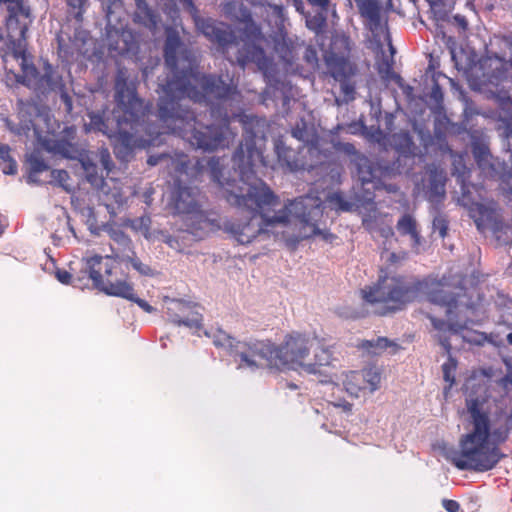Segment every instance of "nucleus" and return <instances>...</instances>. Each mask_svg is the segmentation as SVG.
<instances>
[{"label": "nucleus", "instance_id": "nucleus-1", "mask_svg": "<svg viewBox=\"0 0 512 512\" xmlns=\"http://www.w3.org/2000/svg\"><path fill=\"white\" fill-rule=\"evenodd\" d=\"M255 145L254 140L246 139L233 157L239 168L238 182L224 177L221 159L211 158L208 161L211 177L227 202L254 212L249 218L226 221L224 231L243 245L269 233L287 245H295L313 236H321L326 241L333 239L334 236L319 225L323 217L320 198L307 195L289 200L281 209H275L280 205L279 197L251 170L255 158L260 157Z\"/></svg>", "mask_w": 512, "mask_h": 512}, {"label": "nucleus", "instance_id": "nucleus-63", "mask_svg": "<svg viewBox=\"0 0 512 512\" xmlns=\"http://www.w3.org/2000/svg\"><path fill=\"white\" fill-rule=\"evenodd\" d=\"M506 434H507V429L503 433H500L498 439L500 441H503L506 438Z\"/></svg>", "mask_w": 512, "mask_h": 512}, {"label": "nucleus", "instance_id": "nucleus-29", "mask_svg": "<svg viewBox=\"0 0 512 512\" xmlns=\"http://www.w3.org/2000/svg\"><path fill=\"white\" fill-rule=\"evenodd\" d=\"M104 230L109 237L117 243L123 250H129L131 247V239L118 227L106 226Z\"/></svg>", "mask_w": 512, "mask_h": 512}, {"label": "nucleus", "instance_id": "nucleus-7", "mask_svg": "<svg viewBox=\"0 0 512 512\" xmlns=\"http://www.w3.org/2000/svg\"><path fill=\"white\" fill-rule=\"evenodd\" d=\"M22 74H15L17 82L33 89L35 92L45 95L50 92H56L61 95L62 100L71 109V99L67 94L62 76L45 62L42 71L39 72L31 63L29 56L18 61Z\"/></svg>", "mask_w": 512, "mask_h": 512}, {"label": "nucleus", "instance_id": "nucleus-15", "mask_svg": "<svg viewBox=\"0 0 512 512\" xmlns=\"http://www.w3.org/2000/svg\"><path fill=\"white\" fill-rule=\"evenodd\" d=\"M198 191L194 188L181 186L176 188L171 204L176 213L183 215V219L191 215L200 206L198 202Z\"/></svg>", "mask_w": 512, "mask_h": 512}, {"label": "nucleus", "instance_id": "nucleus-36", "mask_svg": "<svg viewBox=\"0 0 512 512\" xmlns=\"http://www.w3.org/2000/svg\"><path fill=\"white\" fill-rule=\"evenodd\" d=\"M456 367L457 363L453 358H449L448 361L442 365L443 376L445 381L449 383V388L455 382L454 372Z\"/></svg>", "mask_w": 512, "mask_h": 512}, {"label": "nucleus", "instance_id": "nucleus-32", "mask_svg": "<svg viewBox=\"0 0 512 512\" xmlns=\"http://www.w3.org/2000/svg\"><path fill=\"white\" fill-rule=\"evenodd\" d=\"M328 202L331 208L336 211H351L354 206L353 203L346 201L339 193H332L329 195Z\"/></svg>", "mask_w": 512, "mask_h": 512}, {"label": "nucleus", "instance_id": "nucleus-37", "mask_svg": "<svg viewBox=\"0 0 512 512\" xmlns=\"http://www.w3.org/2000/svg\"><path fill=\"white\" fill-rule=\"evenodd\" d=\"M172 321L177 325H185L189 328H200L201 317L198 314L193 315L191 318L181 319L177 316L172 318Z\"/></svg>", "mask_w": 512, "mask_h": 512}, {"label": "nucleus", "instance_id": "nucleus-14", "mask_svg": "<svg viewBox=\"0 0 512 512\" xmlns=\"http://www.w3.org/2000/svg\"><path fill=\"white\" fill-rule=\"evenodd\" d=\"M213 214L203 211L200 206L187 218H184L187 230L198 238H202L208 233L215 231L220 227Z\"/></svg>", "mask_w": 512, "mask_h": 512}, {"label": "nucleus", "instance_id": "nucleus-52", "mask_svg": "<svg viewBox=\"0 0 512 512\" xmlns=\"http://www.w3.org/2000/svg\"><path fill=\"white\" fill-rule=\"evenodd\" d=\"M111 196L114 202L118 205H122L125 202V195L120 191L112 192Z\"/></svg>", "mask_w": 512, "mask_h": 512}, {"label": "nucleus", "instance_id": "nucleus-45", "mask_svg": "<svg viewBox=\"0 0 512 512\" xmlns=\"http://www.w3.org/2000/svg\"><path fill=\"white\" fill-rule=\"evenodd\" d=\"M131 264L140 274L146 276L152 275V269L148 265L142 263L139 259H132Z\"/></svg>", "mask_w": 512, "mask_h": 512}, {"label": "nucleus", "instance_id": "nucleus-44", "mask_svg": "<svg viewBox=\"0 0 512 512\" xmlns=\"http://www.w3.org/2000/svg\"><path fill=\"white\" fill-rule=\"evenodd\" d=\"M382 258L391 264H397L406 258V253L402 252L397 255L394 252H389L387 249L382 253Z\"/></svg>", "mask_w": 512, "mask_h": 512}, {"label": "nucleus", "instance_id": "nucleus-59", "mask_svg": "<svg viewBox=\"0 0 512 512\" xmlns=\"http://www.w3.org/2000/svg\"><path fill=\"white\" fill-rule=\"evenodd\" d=\"M337 406H342L345 411H351L352 405L348 402H344L343 404H338Z\"/></svg>", "mask_w": 512, "mask_h": 512}, {"label": "nucleus", "instance_id": "nucleus-19", "mask_svg": "<svg viewBox=\"0 0 512 512\" xmlns=\"http://www.w3.org/2000/svg\"><path fill=\"white\" fill-rule=\"evenodd\" d=\"M497 205L494 201L474 203L470 207L471 217L479 230L496 220Z\"/></svg>", "mask_w": 512, "mask_h": 512}, {"label": "nucleus", "instance_id": "nucleus-23", "mask_svg": "<svg viewBox=\"0 0 512 512\" xmlns=\"http://www.w3.org/2000/svg\"><path fill=\"white\" fill-rule=\"evenodd\" d=\"M354 164L358 178L363 184L372 182L376 177L377 170L365 156L357 155L354 159Z\"/></svg>", "mask_w": 512, "mask_h": 512}, {"label": "nucleus", "instance_id": "nucleus-5", "mask_svg": "<svg viewBox=\"0 0 512 512\" xmlns=\"http://www.w3.org/2000/svg\"><path fill=\"white\" fill-rule=\"evenodd\" d=\"M115 99L117 109L114 111L116 128H110L102 116L98 114L90 115V122L86 125L88 130L100 131L115 140V149L121 147L128 154L133 148L144 146L138 143L132 134L122 128L123 122H135L143 114V103L136 96L133 84H128L122 72L117 76L115 82Z\"/></svg>", "mask_w": 512, "mask_h": 512}, {"label": "nucleus", "instance_id": "nucleus-60", "mask_svg": "<svg viewBox=\"0 0 512 512\" xmlns=\"http://www.w3.org/2000/svg\"><path fill=\"white\" fill-rule=\"evenodd\" d=\"M435 190H436V192H437L438 194L443 195V194H444V187H443V184H440V185H438V184H437V185L435 186Z\"/></svg>", "mask_w": 512, "mask_h": 512}, {"label": "nucleus", "instance_id": "nucleus-28", "mask_svg": "<svg viewBox=\"0 0 512 512\" xmlns=\"http://www.w3.org/2000/svg\"><path fill=\"white\" fill-rule=\"evenodd\" d=\"M168 161L170 162L171 170L179 178V182H182L181 177L188 175V157L184 154H177L175 158H168Z\"/></svg>", "mask_w": 512, "mask_h": 512}, {"label": "nucleus", "instance_id": "nucleus-33", "mask_svg": "<svg viewBox=\"0 0 512 512\" xmlns=\"http://www.w3.org/2000/svg\"><path fill=\"white\" fill-rule=\"evenodd\" d=\"M250 55L247 56V61L256 62L260 69L268 66V59L264 55V51L258 47L252 46L248 49Z\"/></svg>", "mask_w": 512, "mask_h": 512}, {"label": "nucleus", "instance_id": "nucleus-50", "mask_svg": "<svg viewBox=\"0 0 512 512\" xmlns=\"http://www.w3.org/2000/svg\"><path fill=\"white\" fill-rule=\"evenodd\" d=\"M82 165L88 175V180L92 181L93 172L95 170V165L92 162H90L89 160H84L82 162Z\"/></svg>", "mask_w": 512, "mask_h": 512}, {"label": "nucleus", "instance_id": "nucleus-13", "mask_svg": "<svg viewBox=\"0 0 512 512\" xmlns=\"http://www.w3.org/2000/svg\"><path fill=\"white\" fill-rule=\"evenodd\" d=\"M341 383L350 396L358 398L362 394L373 393L379 389L381 372L376 366L361 371H350L343 374Z\"/></svg>", "mask_w": 512, "mask_h": 512}, {"label": "nucleus", "instance_id": "nucleus-31", "mask_svg": "<svg viewBox=\"0 0 512 512\" xmlns=\"http://www.w3.org/2000/svg\"><path fill=\"white\" fill-rule=\"evenodd\" d=\"M362 17L367 18L370 15L381 11L377 0H354Z\"/></svg>", "mask_w": 512, "mask_h": 512}, {"label": "nucleus", "instance_id": "nucleus-43", "mask_svg": "<svg viewBox=\"0 0 512 512\" xmlns=\"http://www.w3.org/2000/svg\"><path fill=\"white\" fill-rule=\"evenodd\" d=\"M268 7L271 10L272 15L277 18V25L282 26L286 20L284 7L282 5H272L269 4Z\"/></svg>", "mask_w": 512, "mask_h": 512}, {"label": "nucleus", "instance_id": "nucleus-17", "mask_svg": "<svg viewBox=\"0 0 512 512\" xmlns=\"http://www.w3.org/2000/svg\"><path fill=\"white\" fill-rule=\"evenodd\" d=\"M275 151L280 166L290 172L304 169L305 162L300 155V151H295L286 146L281 139L275 141Z\"/></svg>", "mask_w": 512, "mask_h": 512}, {"label": "nucleus", "instance_id": "nucleus-49", "mask_svg": "<svg viewBox=\"0 0 512 512\" xmlns=\"http://www.w3.org/2000/svg\"><path fill=\"white\" fill-rule=\"evenodd\" d=\"M56 278L63 284H69L71 282L72 275L66 270H57Z\"/></svg>", "mask_w": 512, "mask_h": 512}, {"label": "nucleus", "instance_id": "nucleus-42", "mask_svg": "<svg viewBox=\"0 0 512 512\" xmlns=\"http://www.w3.org/2000/svg\"><path fill=\"white\" fill-rule=\"evenodd\" d=\"M97 156L103 168L107 171H110L112 160L109 151L107 149L102 148L98 151Z\"/></svg>", "mask_w": 512, "mask_h": 512}, {"label": "nucleus", "instance_id": "nucleus-26", "mask_svg": "<svg viewBox=\"0 0 512 512\" xmlns=\"http://www.w3.org/2000/svg\"><path fill=\"white\" fill-rule=\"evenodd\" d=\"M363 350L373 355H379L385 351L388 347H396V345L390 342L387 338L378 337L372 340H364L359 345Z\"/></svg>", "mask_w": 512, "mask_h": 512}, {"label": "nucleus", "instance_id": "nucleus-35", "mask_svg": "<svg viewBox=\"0 0 512 512\" xmlns=\"http://www.w3.org/2000/svg\"><path fill=\"white\" fill-rule=\"evenodd\" d=\"M70 13L80 21L89 0H66Z\"/></svg>", "mask_w": 512, "mask_h": 512}, {"label": "nucleus", "instance_id": "nucleus-34", "mask_svg": "<svg viewBox=\"0 0 512 512\" xmlns=\"http://www.w3.org/2000/svg\"><path fill=\"white\" fill-rule=\"evenodd\" d=\"M309 135L310 131L308 125L303 119L297 122L295 127L292 129V136L299 141L307 142Z\"/></svg>", "mask_w": 512, "mask_h": 512}, {"label": "nucleus", "instance_id": "nucleus-16", "mask_svg": "<svg viewBox=\"0 0 512 512\" xmlns=\"http://www.w3.org/2000/svg\"><path fill=\"white\" fill-rule=\"evenodd\" d=\"M338 363L333 351L330 348L320 346L314 352L313 361L303 365V371L309 374L327 373L328 368H335Z\"/></svg>", "mask_w": 512, "mask_h": 512}, {"label": "nucleus", "instance_id": "nucleus-3", "mask_svg": "<svg viewBox=\"0 0 512 512\" xmlns=\"http://www.w3.org/2000/svg\"><path fill=\"white\" fill-rule=\"evenodd\" d=\"M313 342L308 334L297 331L285 335L280 345L269 340L241 342L227 335H223V341H215L235 354L240 368L252 370L263 366L277 370H303Z\"/></svg>", "mask_w": 512, "mask_h": 512}, {"label": "nucleus", "instance_id": "nucleus-38", "mask_svg": "<svg viewBox=\"0 0 512 512\" xmlns=\"http://www.w3.org/2000/svg\"><path fill=\"white\" fill-rule=\"evenodd\" d=\"M51 177L56 181L64 190L67 192L71 191V188L67 185L69 175L65 170H52Z\"/></svg>", "mask_w": 512, "mask_h": 512}, {"label": "nucleus", "instance_id": "nucleus-20", "mask_svg": "<svg viewBox=\"0 0 512 512\" xmlns=\"http://www.w3.org/2000/svg\"><path fill=\"white\" fill-rule=\"evenodd\" d=\"M197 25L207 38L222 46L228 44L232 39V34L227 27L216 25L212 20H202Z\"/></svg>", "mask_w": 512, "mask_h": 512}, {"label": "nucleus", "instance_id": "nucleus-4", "mask_svg": "<svg viewBox=\"0 0 512 512\" xmlns=\"http://www.w3.org/2000/svg\"><path fill=\"white\" fill-rule=\"evenodd\" d=\"M466 406L472 418L473 429L460 438L459 448L450 450L447 459L460 470H491L501 459V454L489 441V420L485 401L467 399Z\"/></svg>", "mask_w": 512, "mask_h": 512}, {"label": "nucleus", "instance_id": "nucleus-2", "mask_svg": "<svg viewBox=\"0 0 512 512\" xmlns=\"http://www.w3.org/2000/svg\"><path fill=\"white\" fill-rule=\"evenodd\" d=\"M177 34L169 33L165 42V62L173 79L166 84H160L159 117L166 128L179 133L196 148L214 150L225 145L230 133L228 127L206 126L196 128L192 112L184 109L181 102L189 98L195 102L204 99H222L228 97L232 89L221 79L201 75L197 70V59L191 51H182L177 56L180 47Z\"/></svg>", "mask_w": 512, "mask_h": 512}, {"label": "nucleus", "instance_id": "nucleus-24", "mask_svg": "<svg viewBox=\"0 0 512 512\" xmlns=\"http://www.w3.org/2000/svg\"><path fill=\"white\" fill-rule=\"evenodd\" d=\"M396 228L401 235H409L413 240L414 246L420 244V236L417 231V223L411 215H403L398 220Z\"/></svg>", "mask_w": 512, "mask_h": 512}, {"label": "nucleus", "instance_id": "nucleus-62", "mask_svg": "<svg viewBox=\"0 0 512 512\" xmlns=\"http://www.w3.org/2000/svg\"><path fill=\"white\" fill-rule=\"evenodd\" d=\"M345 150L348 152V153H351V152H354L355 148L353 145L351 144H346L345 145Z\"/></svg>", "mask_w": 512, "mask_h": 512}, {"label": "nucleus", "instance_id": "nucleus-54", "mask_svg": "<svg viewBox=\"0 0 512 512\" xmlns=\"http://www.w3.org/2000/svg\"><path fill=\"white\" fill-rule=\"evenodd\" d=\"M454 21L462 28V29H466L467 28V20L465 19V17L461 16V15H456L454 16Z\"/></svg>", "mask_w": 512, "mask_h": 512}, {"label": "nucleus", "instance_id": "nucleus-47", "mask_svg": "<svg viewBox=\"0 0 512 512\" xmlns=\"http://www.w3.org/2000/svg\"><path fill=\"white\" fill-rule=\"evenodd\" d=\"M501 189L504 193L512 195V174L503 177Z\"/></svg>", "mask_w": 512, "mask_h": 512}, {"label": "nucleus", "instance_id": "nucleus-10", "mask_svg": "<svg viewBox=\"0 0 512 512\" xmlns=\"http://www.w3.org/2000/svg\"><path fill=\"white\" fill-rule=\"evenodd\" d=\"M428 299L431 303L445 307V314L447 321L439 320L433 316H429L432 325L439 331L450 330L457 332L467 326V323H458L454 321L453 313L457 308V297L459 292H454L450 285L442 281L435 283L427 293Z\"/></svg>", "mask_w": 512, "mask_h": 512}, {"label": "nucleus", "instance_id": "nucleus-27", "mask_svg": "<svg viewBox=\"0 0 512 512\" xmlns=\"http://www.w3.org/2000/svg\"><path fill=\"white\" fill-rule=\"evenodd\" d=\"M10 147L6 144L0 145V166L3 173L8 175H14L17 172V163L11 157Z\"/></svg>", "mask_w": 512, "mask_h": 512}, {"label": "nucleus", "instance_id": "nucleus-22", "mask_svg": "<svg viewBox=\"0 0 512 512\" xmlns=\"http://www.w3.org/2000/svg\"><path fill=\"white\" fill-rule=\"evenodd\" d=\"M136 10L134 12V21L150 29L157 26V16L149 8L145 0H135Z\"/></svg>", "mask_w": 512, "mask_h": 512}, {"label": "nucleus", "instance_id": "nucleus-53", "mask_svg": "<svg viewBox=\"0 0 512 512\" xmlns=\"http://www.w3.org/2000/svg\"><path fill=\"white\" fill-rule=\"evenodd\" d=\"M160 160H164L168 162V157L166 155H161L159 157L151 156L148 158L147 163L151 166L158 164Z\"/></svg>", "mask_w": 512, "mask_h": 512}, {"label": "nucleus", "instance_id": "nucleus-21", "mask_svg": "<svg viewBox=\"0 0 512 512\" xmlns=\"http://www.w3.org/2000/svg\"><path fill=\"white\" fill-rule=\"evenodd\" d=\"M473 155L479 168L486 175L493 177L496 172L495 163L487 146L476 144L473 146Z\"/></svg>", "mask_w": 512, "mask_h": 512}, {"label": "nucleus", "instance_id": "nucleus-41", "mask_svg": "<svg viewBox=\"0 0 512 512\" xmlns=\"http://www.w3.org/2000/svg\"><path fill=\"white\" fill-rule=\"evenodd\" d=\"M102 257H101V261L102 262ZM101 263L97 264L95 266V270L99 272L100 276H101V279L103 282H107L108 280L112 281V282H117V281H121L120 279H112V275L113 273L116 271L117 269V266L115 265H108L106 264L105 265V271H104V275L100 272V269H97V267L100 265Z\"/></svg>", "mask_w": 512, "mask_h": 512}, {"label": "nucleus", "instance_id": "nucleus-46", "mask_svg": "<svg viewBox=\"0 0 512 512\" xmlns=\"http://www.w3.org/2000/svg\"><path fill=\"white\" fill-rule=\"evenodd\" d=\"M497 384L508 393L509 386H512V368L503 378L497 381Z\"/></svg>", "mask_w": 512, "mask_h": 512}, {"label": "nucleus", "instance_id": "nucleus-61", "mask_svg": "<svg viewBox=\"0 0 512 512\" xmlns=\"http://www.w3.org/2000/svg\"><path fill=\"white\" fill-rule=\"evenodd\" d=\"M295 6H296L297 11H299L301 13L303 12V3L301 1L296 0Z\"/></svg>", "mask_w": 512, "mask_h": 512}, {"label": "nucleus", "instance_id": "nucleus-18", "mask_svg": "<svg viewBox=\"0 0 512 512\" xmlns=\"http://www.w3.org/2000/svg\"><path fill=\"white\" fill-rule=\"evenodd\" d=\"M365 19L366 26L372 33L373 39L378 46H382L383 41H390L387 16L382 12V10Z\"/></svg>", "mask_w": 512, "mask_h": 512}, {"label": "nucleus", "instance_id": "nucleus-30", "mask_svg": "<svg viewBox=\"0 0 512 512\" xmlns=\"http://www.w3.org/2000/svg\"><path fill=\"white\" fill-rule=\"evenodd\" d=\"M28 163L31 171V174L28 177L29 181H34L32 176L33 173H40L49 168L38 151H34L28 156Z\"/></svg>", "mask_w": 512, "mask_h": 512}, {"label": "nucleus", "instance_id": "nucleus-55", "mask_svg": "<svg viewBox=\"0 0 512 512\" xmlns=\"http://www.w3.org/2000/svg\"><path fill=\"white\" fill-rule=\"evenodd\" d=\"M312 5L326 8L329 5L330 0H308Z\"/></svg>", "mask_w": 512, "mask_h": 512}, {"label": "nucleus", "instance_id": "nucleus-11", "mask_svg": "<svg viewBox=\"0 0 512 512\" xmlns=\"http://www.w3.org/2000/svg\"><path fill=\"white\" fill-rule=\"evenodd\" d=\"M100 261L101 257H99V255L86 259L89 277L98 290L110 296L122 297L133 301L147 313L154 311V308L148 302L135 296L133 286L127 281L112 282L108 280L107 282H103L99 272L95 270V266L99 264Z\"/></svg>", "mask_w": 512, "mask_h": 512}, {"label": "nucleus", "instance_id": "nucleus-8", "mask_svg": "<svg viewBox=\"0 0 512 512\" xmlns=\"http://www.w3.org/2000/svg\"><path fill=\"white\" fill-rule=\"evenodd\" d=\"M7 10L6 30L9 51L3 56L6 67L11 65L13 61L18 62L28 56L25 49L26 33L33 22V16L28 5Z\"/></svg>", "mask_w": 512, "mask_h": 512}, {"label": "nucleus", "instance_id": "nucleus-39", "mask_svg": "<svg viewBox=\"0 0 512 512\" xmlns=\"http://www.w3.org/2000/svg\"><path fill=\"white\" fill-rule=\"evenodd\" d=\"M160 240L166 243L169 247L175 250H180V244L177 239L174 237L164 233L163 231H157L155 232V237H153L152 240Z\"/></svg>", "mask_w": 512, "mask_h": 512}, {"label": "nucleus", "instance_id": "nucleus-40", "mask_svg": "<svg viewBox=\"0 0 512 512\" xmlns=\"http://www.w3.org/2000/svg\"><path fill=\"white\" fill-rule=\"evenodd\" d=\"M447 220L444 216L438 215L433 220V230L438 231L440 237H445L447 234Z\"/></svg>", "mask_w": 512, "mask_h": 512}, {"label": "nucleus", "instance_id": "nucleus-48", "mask_svg": "<svg viewBox=\"0 0 512 512\" xmlns=\"http://www.w3.org/2000/svg\"><path fill=\"white\" fill-rule=\"evenodd\" d=\"M443 507L448 511V512H459L460 510V505L457 501L455 500H448V499H444L443 502Z\"/></svg>", "mask_w": 512, "mask_h": 512}, {"label": "nucleus", "instance_id": "nucleus-64", "mask_svg": "<svg viewBox=\"0 0 512 512\" xmlns=\"http://www.w3.org/2000/svg\"><path fill=\"white\" fill-rule=\"evenodd\" d=\"M507 341L512 345V332L507 335Z\"/></svg>", "mask_w": 512, "mask_h": 512}, {"label": "nucleus", "instance_id": "nucleus-56", "mask_svg": "<svg viewBox=\"0 0 512 512\" xmlns=\"http://www.w3.org/2000/svg\"><path fill=\"white\" fill-rule=\"evenodd\" d=\"M382 235L386 238L393 237L394 232L390 227H388V228L382 230Z\"/></svg>", "mask_w": 512, "mask_h": 512}, {"label": "nucleus", "instance_id": "nucleus-12", "mask_svg": "<svg viewBox=\"0 0 512 512\" xmlns=\"http://www.w3.org/2000/svg\"><path fill=\"white\" fill-rule=\"evenodd\" d=\"M32 110H35L33 105L24 104L21 102V108L19 111V116L21 118L20 125L15 126L9 119H6V127L16 135H24L27 137L29 136L31 129H33L36 140L46 151L67 156L68 148L65 142L55 141L47 136H42L36 128V125L31 120L26 119L27 114H29Z\"/></svg>", "mask_w": 512, "mask_h": 512}, {"label": "nucleus", "instance_id": "nucleus-58", "mask_svg": "<svg viewBox=\"0 0 512 512\" xmlns=\"http://www.w3.org/2000/svg\"><path fill=\"white\" fill-rule=\"evenodd\" d=\"M432 95L434 98H437L438 95H441V91H440V88L438 85H436L434 88H433V91H432Z\"/></svg>", "mask_w": 512, "mask_h": 512}, {"label": "nucleus", "instance_id": "nucleus-57", "mask_svg": "<svg viewBox=\"0 0 512 512\" xmlns=\"http://www.w3.org/2000/svg\"><path fill=\"white\" fill-rule=\"evenodd\" d=\"M172 305L174 306V308H168L169 310L181 309V308L185 307V305L182 302H180V301H172Z\"/></svg>", "mask_w": 512, "mask_h": 512}, {"label": "nucleus", "instance_id": "nucleus-25", "mask_svg": "<svg viewBox=\"0 0 512 512\" xmlns=\"http://www.w3.org/2000/svg\"><path fill=\"white\" fill-rule=\"evenodd\" d=\"M124 225L130 227L135 232L141 233L148 240H152L155 237V232H150L151 218L149 216L128 219L124 222Z\"/></svg>", "mask_w": 512, "mask_h": 512}, {"label": "nucleus", "instance_id": "nucleus-6", "mask_svg": "<svg viewBox=\"0 0 512 512\" xmlns=\"http://www.w3.org/2000/svg\"><path fill=\"white\" fill-rule=\"evenodd\" d=\"M489 55L482 61L488 91L501 103L510 100L512 89V39L497 38Z\"/></svg>", "mask_w": 512, "mask_h": 512}, {"label": "nucleus", "instance_id": "nucleus-9", "mask_svg": "<svg viewBox=\"0 0 512 512\" xmlns=\"http://www.w3.org/2000/svg\"><path fill=\"white\" fill-rule=\"evenodd\" d=\"M361 293L364 301L369 304H404L410 301L412 291L405 285L402 279L386 276L373 286L364 288Z\"/></svg>", "mask_w": 512, "mask_h": 512}, {"label": "nucleus", "instance_id": "nucleus-51", "mask_svg": "<svg viewBox=\"0 0 512 512\" xmlns=\"http://www.w3.org/2000/svg\"><path fill=\"white\" fill-rule=\"evenodd\" d=\"M0 3L5 4L7 9H14L26 5L24 0H0Z\"/></svg>", "mask_w": 512, "mask_h": 512}]
</instances>
